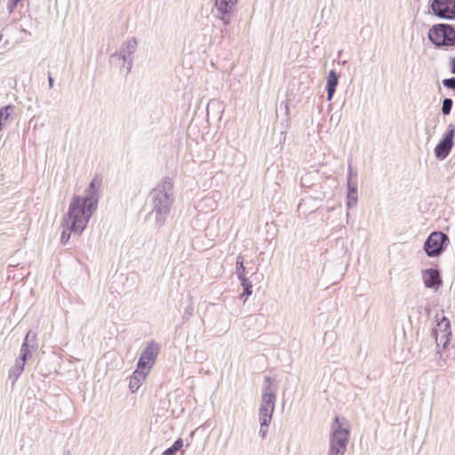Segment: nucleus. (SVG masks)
<instances>
[{
    "mask_svg": "<svg viewBox=\"0 0 455 455\" xmlns=\"http://www.w3.org/2000/svg\"><path fill=\"white\" fill-rule=\"evenodd\" d=\"M3 35L0 33V41L2 40Z\"/></svg>",
    "mask_w": 455,
    "mask_h": 455,
    "instance_id": "nucleus-36",
    "label": "nucleus"
},
{
    "mask_svg": "<svg viewBox=\"0 0 455 455\" xmlns=\"http://www.w3.org/2000/svg\"><path fill=\"white\" fill-rule=\"evenodd\" d=\"M349 435V429L342 426L340 418L336 416L331 427L328 455H344L347 450Z\"/></svg>",
    "mask_w": 455,
    "mask_h": 455,
    "instance_id": "nucleus-4",
    "label": "nucleus"
},
{
    "mask_svg": "<svg viewBox=\"0 0 455 455\" xmlns=\"http://www.w3.org/2000/svg\"><path fill=\"white\" fill-rule=\"evenodd\" d=\"M453 106V100L451 98H444L442 103V113L444 116H448L451 114V108Z\"/></svg>",
    "mask_w": 455,
    "mask_h": 455,
    "instance_id": "nucleus-20",
    "label": "nucleus"
},
{
    "mask_svg": "<svg viewBox=\"0 0 455 455\" xmlns=\"http://www.w3.org/2000/svg\"><path fill=\"white\" fill-rule=\"evenodd\" d=\"M347 207L351 208V207H354L356 205L357 200H358L357 194L347 195Z\"/></svg>",
    "mask_w": 455,
    "mask_h": 455,
    "instance_id": "nucleus-25",
    "label": "nucleus"
},
{
    "mask_svg": "<svg viewBox=\"0 0 455 455\" xmlns=\"http://www.w3.org/2000/svg\"><path fill=\"white\" fill-rule=\"evenodd\" d=\"M449 236L441 231L432 232L426 239L423 249L430 258L440 256L448 247Z\"/></svg>",
    "mask_w": 455,
    "mask_h": 455,
    "instance_id": "nucleus-6",
    "label": "nucleus"
},
{
    "mask_svg": "<svg viewBox=\"0 0 455 455\" xmlns=\"http://www.w3.org/2000/svg\"><path fill=\"white\" fill-rule=\"evenodd\" d=\"M14 107L12 105H7L4 108H0L1 116H3V120H7L13 111Z\"/></svg>",
    "mask_w": 455,
    "mask_h": 455,
    "instance_id": "nucleus-23",
    "label": "nucleus"
},
{
    "mask_svg": "<svg viewBox=\"0 0 455 455\" xmlns=\"http://www.w3.org/2000/svg\"><path fill=\"white\" fill-rule=\"evenodd\" d=\"M176 452H177L176 449L173 446H171V447L167 448L162 453V455H175Z\"/></svg>",
    "mask_w": 455,
    "mask_h": 455,
    "instance_id": "nucleus-32",
    "label": "nucleus"
},
{
    "mask_svg": "<svg viewBox=\"0 0 455 455\" xmlns=\"http://www.w3.org/2000/svg\"><path fill=\"white\" fill-rule=\"evenodd\" d=\"M429 8L440 19L455 20V0H430Z\"/></svg>",
    "mask_w": 455,
    "mask_h": 455,
    "instance_id": "nucleus-10",
    "label": "nucleus"
},
{
    "mask_svg": "<svg viewBox=\"0 0 455 455\" xmlns=\"http://www.w3.org/2000/svg\"><path fill=\"white\" fill-rule=\"evenodd\" d=\"M425 311L427 312V315L430 314V308L429 307H425Z\"/></svg>",
    "mask_w": 455,
    "mask_h": 455,
    "instance_id": "nucleus-34",
    "label": "nucleus"
},
{
    "mask_svg": "<svg viewBox=\"0 0 455 455\" xmlns=\"http://www.w3.org/2000/svg\"><path fill=\"white\" fill-rule=\"evenodd\" d=\"M63 455H70L69 450L65 451Z\"/></svg>",
    "mask_w": 455,
    "mask_h": 455,
    "instance_id": "nucleus-35",
    "label": "nucleus"
},
{
    "mask_svg": "<svg viewBox=\"0 0 455 455\" xmlns=\"http://www.w3.org/2000/svg\"><path fill=\"white\" fill-rule=\"evenodd\" d=\"M339 84V76L333 69L330 70L326 77L325 90L327 92V100L331 101L336 92Z\"/></svg>",
    "mask_w": 455,
    "mask_h": 455,
    "instance_id": "nucleus-15",
    "label": "nucleus"
},
{
    "mask_svg": "<svg viewBox=\"0 0 455 455\" xmlns=\"http://www.w3.org/2000/svg\"><path fill=\"white\" fill-rule=\"evenodd\" d=\"M443 84L445 88L455 91V77L445 78L443 80Z\"/></svg>",
    "mask_w": 455,
    "mask_h": 455,
    "instance_id": "nucleus-24",
    "label": "nucleus"
},
{
    "mask_svg": "<svg viewBox=\"0 0 455 455\" xmlns=\"http://www.w3.org/2000/svg\"><path fill=\"white\" fill-rule=\"evenodd\" d=\"M421 276L426 288L437 291L443 285L440 271L436 268L422 269Z\"/></svg>",
    "mask_w": 455,
    "mask_h": 455,
    "instance_id": "nucleus-12",
    "label": "nucleus"
},
{
    "mask_svg": "<svg viewBox=\"0 0 455 455\" xmlns=\"http://www.w3.org/2000/svg\"><path fill=\"white\" fill-rule=\"evenodd\" d=\"M442 323H443V317L440 320H438L437 326L435 329H434V333L441 332V330H446L445 325L442 324Z\"/></svg>",
    "mask_w": 455,
    "mask_h": 455,
    "instance_id": "nucleus-29",
    "label": "nucleus"
},
{
    "mask_svg": "<svg viewBox=\"0 0 455 455\" xmlns=\"http://www.w3.org/2000/svg\"><path fill=\"white\" fill-rule=\"evenodd\" d=\"M137 45L138 42L135 37L127 39L121 46L119 52H116L110 56V61H113L116 58L122 60L126 67V74H129L132 68L133 54L136 52Z\"/></svg>",
    "mask_w": 455,
    "mask_h": 455,
    "instance_id": "nucleus-8",
    "label": "nucleus"
},
{
    "mask_svg": "<svg viewBox=\"0 0 455 455\" xmlns=\"http://www.w3.org/2000/svg\"><path fill=\"white\" fill-rule=\"evenodd\" d=\"M264 382L259 410V419H263L264 423H266V419H272L276 396L275 390L271 387L272 379L269 376H266Z\"/></svg>",
    "mask_w": 455,
    "mask_h": 455,
    "instance_id": "nucleus-5",
    "label": "nucleus"
},
{
    "mask_svg": "<svg viewBox=\"0 0 455 455\" xmlns=\"http://www.w3.org/2000/svg\"><path fill=\"white\" fill-rule=\"evenodd\" d=\"M241 283V286L243 287V292L240 295V298L243 299V301H246V299L251 295L252 293V284L251 282L245 276L243 275V277L238 278Z\"/></svg>",
    "mask_w": 455,
    "mask_h": 455,
    "instance_id": "nucleus-17",
    "label": "nucleus"
},
{
    "mask_svg": "<svg viewBox=\"0 0 455 455\" xmlns=\"http://www.w3.org/2000/svg\"><path fill=\"white\" fill-rule=\"evenodd\" d=\"M449 67L451 73L455 75V57L450 58Z\"/></svg>",
    "mask_w": 455,
    "mask_h": 455,
    "instance_id": "nucleus-31",
    "label": "nucleus"
},
{
    "mask_svg": "<svg viewBox=\"0 0 455 455\" xmlns=\"http://www.w3.org/2000/svg\"><path fill=\"white\" fill-rule=\"evenodd\" d=\"M141 374L140 372L137 374V369L134 371L129 383V388L132 393L136 392L146 379L147 376L140 377Z\"/></svg>",
    "mask_w": 455,
    "mask_h": 455,
    "instance_id": "nucleus-18",
    "label": "nucleus"
},
{
    "mask_svg": "<svg viewBox=\"0 0 455 455\" xmlns=\"http://www.w3.org/2000/svg\"><path fill=\"white\" fill-rule=\"evenodd\" d=\"M36 334L32 331H28L21 345L19 356H20L22 360H28V358L31 356L32 351L36 350Z\"/></svg>",
    "mask_w": 455,
    "mask_h": 455,
    "instance_id": "nucleus-13",
    "label": "nucleus"
},
{
    "mask_svg": "<svg viewBox=\"0 0 455 455\" xmlns=\"http://www.w3.org/2000/svg\"><path fill=\"white\" fill-rule=\"evenodd\" d=\"M356 177V172H354L351 164L348 165L347 181H352V177Z\"/></svg>",
    "mask_w": 455,
    "mask_h": 455,
    "instance_id": "nucleus-30",
    "label": "nucleus"
},
{
    "mask_svg": "<svg viewBox=\"0 0 455 455\" xmlns=\"http://www.w3.org/2000/svg\"><path fill=\"white\" fill-rule=\"evenodd\" d=\"M48 83H49V87L52 88L53 87L54 80H53V78H52V76L50 72L48 73Z\"/></svg>",
    "mask_w": 455,
    "mask_h": 455,
    "instance_id": "nucleus-33",
    "label": "nucleus"
},
{
    "mask_svg": "<svg viewBox=\"0 0 455 455\" xmlns=\"http://www.w3.org/2000/svg\"><path fill=\"white\" fill-rule=\"evenodd\" d=\"M101 184V176L95 175L84 191V196L75 195L72 197L68 212L61 220V227L64 228L60 236L62 244L69 241L72 233L80 235L86 228L98 207Z\"/></svg>",
    "mask_w": 455,
    "mask_h": 455,
    "instance_id": "nucleus-1",
    "label": "nucleus"
},
{
    "mask_svg": "<svg viewBox=\"0 0 455 455\" xmlns=\"http://www.w3.org/2000/svg\"><path fill=\"white\" fill-rule=\"evenodd\" d=\"M446 327V330H441V332L435 333L436 347H442L444 349L450 343L451 337V330L450 320L446 316H443V323Z\"/></svg>",
    "mask_w": 455,
    "mask_h": 455,
    "instance_id": "nucleus-14",
    "label": "nucleus"
},
{
    "mask_svg": "<svg viewBox=\"0 0 455 455\" xmlns=\"http://www.w3.org/2000/svg\"><path fill=\"white\" fill-rule=\"evenodd\" d=\"M183 443H183L182 438H178V439H177V440L172 443V446H173V447L176 449V451H178L181 450V448L183 447Z\"/></svg>",
    "mask_w": 455,
    "mask_h": 455,
    "instance_id": "nucleus-28",
    "label": "nucleus"
},
{
    "mask_svg": "<svg viewBox=\"0 0 455 455\" xmlns=\"http://www.w3.org/2000/svg\"><path fill=\"white\" fill-rule=\"evenodd\" d=\"M244 259L243 256L239 255L236 258L235 261V273L237 275V278L243 277V275H245V267L243 265Z\"/></svg>",
    "mask_w": 455,
    "mask_h": 455,
    "instance_id": "nucleus-19",
    "label": "nucleus"
},
{
    "mask_svg": "<svg viewBox=\"0 0 455 455\" xmlns=\"http://www.w3.org/2000/svg\"><path fill=\"white\" fill-rule=\"evenodd\" d=\"M436 366L440 370H445L448 367L447 361L443 357V354L437 350L435 354Z\"/></svg>",
    "mask_w": 455,
    "mask_h": 455,
    "instance_id": "nucleus-21",
    "label": "nucleus"
},
{
    "mask_svg": "<svg viewBox=\"0 0 455 455\" xmlns=\"http://www.w3.org/2000/svg\"><path fill=\"white\" fill-rule=\"evenodd\" d=\"M21 0H9L8 4H7V10L10 13H12L15 8L17 7L18 4L20 2Z\"/></svg>",
    "mask_w": 455,
    "mask_h": 455,
    "instance_id": "nucleus-27",
    "label": "nucleus"
},
{
    "mask_svg": "<svg viewBox=\"0 0 455 455\" xmlns=\"http://www.w3.org/2000/svg\"><path fill=\"white\" fill-rule=\"evenodd\" d=\"M427 38L436 49H453L455 48V28L448 23L435 24L429 28Z\"/></svg>",
    "mask_w": 455,
    "mask_h": 455,
    "instance_id": "nucleus-3",
    "label": "nucleus"
},
{
    "mask_svg": "<svg viewBox=\"0 0 455 455\" xmlns=\"http://www.w3.org/2000/svg\"><path fill=\"white\" fill-rule=\"evenodd\" d=\"M347 195L357 194V183L356 181H347Z\"/></svg>",
    "mask_w": 455,
    "mask_h": 455,
    "instance_id": "nucleus-26",
    "label": "nucleus"
},
{
    "mask_svg": "<svg viewBox=\"0 0 455 455\" xmlns=\"http://www.w3.org/2000/svg\"><path fill=\"white\" fill-rule=\"evenodd\" d=\"M236 3L237 0H215V9L212 10V13L227 26L231 21Z\"/></svg>",
    "mask_w": 455,
    "mask_h": 455,
    "instance_id": "nucleus-11",
    "label": "nucleus"
},
{
    "mask_svg": "<svg viewBox=\"0 0 455 455\" xmlns=\"http://www.w3.org/2000/svg\"><path fill=\"white\" fill-rule=\"evenodd\" d=\"M26 362L27 359L22 360L21 357L19 356L15 361V364L10 369L9 379H12V386L23 372Z\"/></svg>",
    "mask_w": 455,
    "mask_h": 455,
    "instance_id": "nucleus-16",
    "label": "nucleus"
},
{
    "mask_svg": "<svg viewBox=\"0 0 455 455\" xmlns=\"http://www.w3.org/2000/svg\"><path fill=\"white\" fill-rule=\"evenodd\" d=\"M148 198L152 206L148 216H155V225L161 228L164 225L171 213L174 203L173 181L169 177H164L157 186L153 188Z\"/></svg>",
    "mask_w": 455,
    "mask_h": 455,
    "instance_id": "nucleus-2",
    "label": "nucleus"
},
{
    "mask_svg": "<svg viewBox=\"0 0 455 455\" xmlns=\"http://www.w3.org/2000/svg\"><path fill=\"white\" fill-rule=\"evenodd\" d=\"M159 352L160 346L158 343L154 340L148 342L147 347L142 350L137 363V374H140V372L142 373L140 377L148 376Z\"/></svg>",
    "mask_w": 455,
    "mask_h": 455,
    "instance_id": "nucleus-7",
    "label": "nucleus"
},
{
    "mask_svg": "<svg viewBox=\"0 0 455 455\" xmlns=\"http://www.w3.org/2000/svg\"><path fill=\"white\" fill-rule=\"evenodd\" d=\"M455 124H449L446 132L443 134L434 149L435 156L438 160H444L451 153L454 146Z\"/></svg>",
    "mask_w": 455,
    "mask_h": 455,
    "instance_id": "nucleus-9",
    "label": "nucleus"
},
{
    "mask_svg": "<svg viewBox=\"0 0 455 455\" xmlns=\"http://www.w3.org/2000/svg\"><path fill=\"white\" fill-rule=\"evenodd\" d=\"M259 424H260V428H259V434L261 436V438L264 439L267 436L268 426L270 425L271 420L266 419V423H264L263 419H259Z\"/></svg>",
    "mask_w": 455,
    "mask_h": 455,
    "instance_id": "nucleus-22",
    "label": "nucleus"
}]
</instances>
